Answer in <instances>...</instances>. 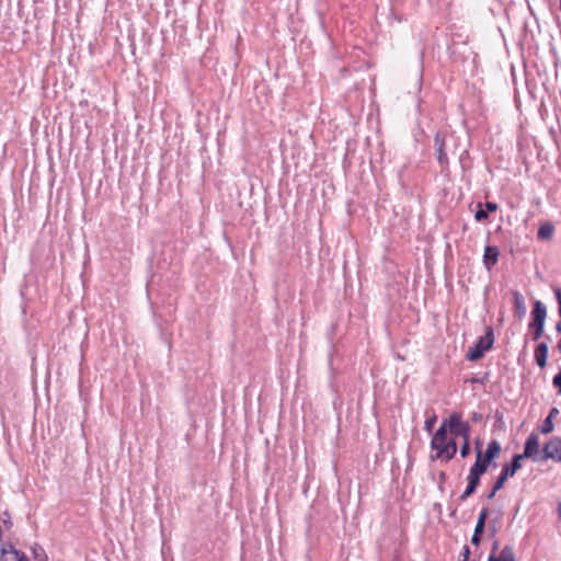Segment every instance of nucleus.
Here are the masks:
<instances>
[{
	"label": "nucleus",
	"mask_w": 561,
	"mask_h": 561,
	"mask_svg": "<svg viewBox=\"0 0 561 561\" xmlns=\"http://www.w3.org/2000/svg\"><path fill=\"white\" fill-rule=\"evenodd\" d=\"M431 448L435 451V454L431 455L432 460H444L449 461L451 460L456 453H457V444L455 439L447 438V421L444 420L439 426V428L436 431V433L433 435L431 440Z\"/></svg>",
	"instance_id": "obj_1"
},
{
	"label": "nucleus",
	"mask_w": 561,
	"mask_h": 561,
	"mask_svg": "<svg viewBox=\"0 0 561 561\" xmlns=\"http://www.w3.org/2000/svg\"><path fill=\"white\" fill-rule=\"evenodd\" d=\"M494 343V331L492 327H486L485 334L480 336L473 347H470L466 358L470 362L479 360L484 353L492 348Z\"/></svg>",
	"instance_id": "obj_2"
},
{
	"label": "nucleus",
	"mask_w": 561,
	"mask_h": 561,
	"mask_svg": "<svg viewBox=\"0 0 561 561\" xmlns=\"http://www.w3.org/2000/svg\"><path fill=\"white\" fill-rule=\"evenodd\" d=\"M546 318V306L540 300L535 301L534 309L531 311V322L529 323V328L533 329L534 341H537L542 336Z\"/></svg>",
	"instance_id": "obj_3"
},
{
	"label": "nucleus",
	"mask_w": 561,
	"mask_h": 561,
	"mask_svg": "<svg viewBox=\"0 0 561 561\" xmlns=\"http://www.w3.org/2000/svg\"><path fill=\"white\" fill-rule=\"evenodd\" d=\"M447 421V431L455 437H461L468 440L470 437V425L461 420L460 414L453 413Z\"/></svg>",
	"instance_id": "obj_4"
},
{
	"label": "nucleus",
	"mask_w": 561,
	"mask_h": 561,
	"mask_svg": "<svg viewBox=\"0 0 561 561\" xmlns=\"http://www.w3.org/2000/svg\"><path fill=\"white\" fill-rule=\"evenodd\" d=\"M541 455L539 451V437L537 434L531 433L525 442L523 454L515 455V457H519L520 461L525 458H530L533 461L543 462Z\"/></svg>",
	"instance_id": "obj_5"
},
{
	"label": "nucleus",
	"mask_w": 561,
	"mask_h": 561,
	"mask_svg": "<svg viewBox=\"0 0 561 561\" xmlns=\"http://www.w3.org/2000/svg\"><path fill=\"white\" fill-rule=\"evenodd\" d=\"M477 459L483 462L486 467L499 456L501 445L497 440L493 439L488 444L485 451L480 448V442H477Z\"/></svg>",
	"instance_id": "obj_6"
},
{
	"label": "nucleus",
	"mask_w": 561,
	"mask_h": 561,
	"mask_svg": "<svg viewBox=\"0 0 561 561\" xmlns=\"http://www.w3.org/2000/svg\"><path fill=\"white\" fill-rule=\"evenodd\" d=\"M541 459H552L561 463V437L554 436L545 444Z\"/></svg>",
	"instance_id": "obj_7"
},
{
	"label": "nucleus",
	"mask_w": 561,
	"mask_h": 561,
	"mask_svg": "<svg viewBox=\"0 0 561 561\" xmlns=\"http://www.w3.org/2000/svg\"><path fill=\"white\" fill-rule=\"evenodd\" d=\"M522 468V461L519 457H513L511 463L505 465L495 481V489H502L506 480L513 477Z\"/></svg>",
	"instance_id": "obj_8"
},
{
	"label": "nucleus",
	"mask_w": 561,
	"mask_h": 561,
	"mask_svg": "<svg viewBox=\"0 0 561 561\" xmlns=\"http://www.w3.org/2000/svg\"><path fill=\"white\" fill-rule=\"evenodd\" d=\"M434 148L437 161L440 165L448 163V157L445 151V137L443 134L437 133L434 138Z\"/></svg>",
	"instance_id": "obj_9"
},
{
	"label": "nucleus",
	"mask_w": 561,
	"mask_h": 561,
	"mask_svg": "<svg viewBox=\"0 0 561 561\" xmlns=\"http://www.w3.org/2000/svg\"><path fill=\"white\" fill-rule=\"evenodd\" d=\"M499 249L496 247L488 245L484 249L483 263L488 270L494 266L499 260Z\"/></svg>",
	"instance_id": "obj_10"
},
{
	"label": "nucleus",
	"mask_w": 561,
	"mask_h": 561,
	"mask_svg": "<svg viewBox=\"0 0 561 561\" xmlns=\"http://www.w3.org/2000/svg\"><path fill=\"white\" fill-rule=\"evenodd\" d=\"M548 357V344L540 342L535 348V360L540 368H545L547 365Z\"/></svg>",
	"instance_id": "obj_11"
},
{
	"label": "nucleus",
	"mask_w": 561,
	"mask_h": 561,
	"mask_svg": "<svg viewBox=\"0 0 561 561\" xmlns=\"http://www.w3.org/2000/svg\"><path fill=\"white\" fill-rule=\"evenodd\" d=\"M513 298H514L515 313L518 317V319L522 320L526 314L525 299H524L523 295L517 290L513 291Z\"/></svg>",
	"instance_id": "obj_12"
},
{
	"label": "nucleus",
	"mask_w": 561,
	"mask_h": 561,
	"mask_svg": "<svg viewBox=\"0 0 561 561\" xmlns=\"http://www.w3.org/2000/svg\"><path fill=\"white\" fill-rule=\"evenodd\" d=\"M488 561H515L513 548L511 546H505L499 556L491 553Z\"/></svg>",
	"instance_id": "obj_13"
},
{
	"label": "nucleus",
	"mask_w": 561,
	"mask_h": 561,
	"mask_svg": "<svg viewBox=\"0 0 561 561\" xmlns=\"http://www.w3.org/2000/svg\"><path fill=\"white\" fill-rule=\"evenodd\" d=\"M467 481H468L467 488L459 497L461 501H466L469 496H471L476 492V490L480 483L479 478H476L470 474H468Z\"/></svg>",
	"instance_id": "obj_14"
},
{
	"label": "nucleus",
	"mask_w": 561,
	"mask_h": 561,
	"mask_svg": "<svg viewBox=\"0 0 561 561\" xmlns=\"http://www.w3.org/2000/svg\"><path fill=\"white\" fill-rule=\"evenodd\" d=\"M554 228L551 224L546 222L538 229V238L540 240H549L553 234Z\"/></svg>",
	"instance_id": "obj_15"
},
{
	"label": "nucleus",
	"mask_w": 561,
	"mask_h": 561,
	"mask_svg": "<svg viewBox=\"0 0 561 561\" xmlns=\"http://www.w3.org/2000/svg\"><path fill=\"white\" fill-rule=\"evenodd\" d=\"M486 470L488 467L480 460L476 459V462L470 468L469 474L480 479L481 476L486 472Z\"/></svg>",
	"instance_id": "obj_16"
},
{
	"label": "nucleus",
	"mask_w": 561,
	"mask_h": 561,
	"mask_svg": "<svg viewBox=\"0 0 561 561\" xmlns=\"http://www.w3.org/2000/svg\"><path fill=\"white\" fill-rule=\"evenodd\" d=\"M488 515H489V510L486 507H483L479 514L474 530L484 531L485 520L488 518Z\"/></svg>",
	"instance_id": "obj_17"
},
{
	"label": "nucleus",
	"mask_w": 561,
	"mask_h": 561,
	"mask_svg": "<svg viewBox=\"0 0 561 561\" xmlns=\"http://www.w3.org/2000/svg\"><path fill=\"white\" fill-rule=\"evenodd\" d=\"M553 428L554 426L552 420L550 417H546L540 428V432L542 434H550L553 431Z\"/></svg>",
	"instance_id": "obj_18"
},
{
	"label": "nucleus",
	"mask_w": 561,
	"mask_h": 561,
	"mask_svg": "<svg viewBox=\"0 0 561 561\" xmlns=\"http://www.w3.org/2000/svg\"><path fill=\"white\" fill-rule=\"evenodd\" d=\"M469 454H470V444H469V439H468V440H463V444L460 447V456L462 458H466L469 456Z\"/></svg>",
	"instance_id": "obj_19"
},
{
	"label": "nucleus",
	"mask_w": 561,
	"mask_h": 561,
	"mask_svg": "<svg viewBox=\"0 0 561 561\" xmlns=\"http://www.w3.org/2000/svg\"><path fill=\"white\" fill-rule=\"evenodd\" d=\"M10 556L12 557V559H14L15 561H30L28 558L22 553V552H19L18 550H14L10 553Z\"/></svg>",
	"instance_id": "obj_20"
},
{
	"label": "nucleus",
	"mask_w": 561,
	"mask_h": 561,
	"mask_svg": "<svg viewBox=\"0 0 561 561\" xmlns=\"http://www.w3.org/2000/svg\"><path fill=\"white\" fill-rule=\"evenodd\" d=\"M436 415H433L432 417H428L425 420V423H424V427L426 431L431 432L432 428L434 427V424L436 423Z\"/></svg>",
	"instance_id": "obj_21"
},
{
	"label": "nucleus",
	"mask_w": 561,
	"mask_h": 561,
	"mask_svg": "<svg viewBox=\"0 0 561 561\" xmlns=\"http://www.w3.org/2000/svg\"><path fill=\"white\" fill-rule=\"evenodd\" d=\"M482 535H483V531L474 530L473 535L471 537L472 545L478 546L480 543V541H481Z\"/></svg>",
	"instance_id": "obj_22"
},
{
	"label": "nucleus",
	"mask_w": 561,
	"mask_h": 561,
	"mask_svg": "<svg viewBox=\"0 0 561 561\" xmlns=\"http://www.w3.org/2000/svg\"><path fill=\"white\" fill-rule=\"evenodd\" d=\"M474 218H476V220H478V221H482V220L486 219V218H488V213H486V210H485V209H479V210H477V211H476V215H474Z\"/></svg>",
	"instance_id": "obj_23"
},
{
	"label": "nucleus",
	"mask_w": 561,
	"mask_h": 561,
	"mask_svg": "<svg viewBox=\"0 0 561 561\" xmlns=\"http://www.w3.org/2000/svg\"><path fill=\"white\" fill-rule=\"evenodd\" d=\"M552 383L558 388L559 393L561 394V370L553 377Z\"/></svg>",
	"instance_id": "obj_24"
},
{
	"label": "nucleus",
	"mask_w": 561,
	"mask_h": 561,
	"mask_svg": "<svg viewBox=\"0 0 561 561\" xmlns=\"http://www.w3.org/2000/svg\"><path fill=\"white\" fill-rule=\"evenodd\" d=\"M553 293H554L556 299L558 301L559 314L561 316V289L560 288H554Z\"/></svg>",
	"instance_id": "obj_25"
},
{
	"label": "nucleus",
	"mask_w": 561,
	"mask_h": 561,
	"mask_svg": "<svg viewBox=\"0 0 561 561\" xmlns=\"http://www.w3.org/2000/svg\"><path fill=\"white\" fill-rule=\"evenodd\" d=\"M497 209V204L493 202H486L485 203V210L486 213H493Z\"/></svg>",
	"instance_id": "obj_26"
},
{
	"label": "nucleus",
	"mask_w": 561,
	"mask_h": 561,
	"mask_svg": "<svg viewBox=\"0 0 561 561\" xmlns=\"http://www.w3.org/2000/svg\"><path fill=\"white\" fill-rule=\"evenodd\" d=\"M462 560L468 561L470 557V548L468 546H465L462 549Z\"/></svg>",
	"instance_id": "obj_27"
},
{
	"label": "nucleus",
	"mask_w": 561,
	"mask_h": 561,
	"mask_svg": "<svg viewBox=\"0 0 561 561\" xmlns=\"http://www.w3.org/2000/svg\"><path fill=\"white\" fill-rule=\"evenodd\" d=\"M500 490L501 489H495V483H494L492 486V490L488 493L486 499L492 500L495 496L496 492H499Z\"/></svg>",
	"instance_id": "obj_28"
},
{
	"label": "nucleus",
	"mask_w": 561,
	"mask_h": 561,
	"mask_svg": "<svg viewBox=\"0 0 561 561\" xmlns=\"http://www.w3.org/2000/svg\"><path fill=\"white\" fill-rule=\"evenodd\" d=\"M559 414V410L557 408H552L550 411H549V414L547 417H550L551 420H553V417H556L557 415Z\"/></svg>",
	"instance_id": "obj_29"
},
{
	"label": "nucleus",
	"mask_w": 561,
	"mask_h": 561,
	"mask_svg": "<svg viewBox=\"0 0 561 561\" xmlns=\"http://www.w3.org/2000/svg\"><path fill=\"white\" fill-rule=\"evenodd\" d=\"M497 547H499V542H497V541H495V542L493 543V546H492V552H491V553L495 554V551L497 550Z\"/></svg>",
	"instance_id": "obj_30"
},
{
	"label": "nucleus",
	"mask_w": 561,
	"mask_h": 561,
	"mask_svg": "<svg viewBox=\"0 0 561 561\" xmlns=\"http://www.w3.org/2000/svg\"><path fill=\"white\" fill-rule=\"evenodd\" d=\"M2 561H15L10 554L5 556Z\"/></svg>",
	"instance_id": "obj_31"
},
{
	"label": "nucleus",
	"mask_w": 561,
	"mask_h": 561,
	"mask_svg": "<svg viewBox=\"0 0 561 561\" xmlns=\"http://www.w3.org/2000/svg\"><path fill=\"white\" fill-rule=\"evenodd\" d=\"M556 330H557L558 332H561V321H559V322L557 323V325H556Z\"/></svg>",
	"instance_id": "obj_32"
},
{
	"label": "nucleus",
	"mask_w": 561,
	"mask_h": 561,
	"mask_svg": "<svg viewBox=\"0 0 561 561\" xmlns=\"http://www.w3.org/2000/svg\"><path fill=\"white\" fill-rule=\"evenodd\" d=\"M558 510H559V515L561 517V503H559Z\"/></svg>",
	"instance_id": "obj_33"
},
{
	"label": "nucleus",
	"mask_w": 561,
	"mask_h": 561,
	"mask_svg": "<svg viewBox=\"0 0 561 561\" xmlns=\"http://www.w3.org/2000/svg\"><path fill=\"white\" fill-rule=\"evenodd\" d=\"M560 9H561V0H560Z\"/></svg>",
	"instance_id": "obj_34"
},
{
	"label": "nucleus",
	"mask_w": 561,
	"mask_h": 561,
	"mask_svg": "<svg viewBox=\"0 0 561 561\" xmlns=\"http://www.w3.org/2000/svg\"><path fill=\"white\" fill-rule=\"evenodd\" d=\"M460 561H466V560H460Z\"/></svg>",
	"instance_id": "obj_35"
}]
</instances>
